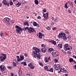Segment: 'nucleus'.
Returning a JSON list of instances; mask_svg holds the SVG:
<instances>
[{
    "label": "nucleus",
    "instance_id": "1",
    "mask_svg": "<svg viewBox=\"0 0 76 76\" xmlns=\"http://www.w3.org/2000/svg\"><path fill=\"white\" fill-rule=\"evenodd\" d=\"M33 50H35V51H33L32 52V55L33 57L34 58H37V57L39 59H41V56L39 52L40 51V49L39 48H37L36 47H33Z\"/></svg>",
    "mask_w": 76,
    "mask_h": 76
},
{
    "label": "nucleus",
    "instance_id": "2",
    "mask_svg": "<svg viewBox=\"0 0 76 76\" xmlns=\"http://www.w3.org/2000/svg\"><path fill=\"white\" fill-rule=\"evenodd\" d=\"M15 28H16V33L18 34H21V33H20V31H23V28H20V27L17 25L15 26Z\"/></svg>",
    "mask_w": 76,
    "mask_h": 76
},
{
    "label": "nucleus",
    "instance_id": "3",
    "mask_svg": "<svg viewBox=\"0 0 76 76\" xmlns=\"http://www.w3.org/2000/svg\"><path fill=\"white\" fill-rule=\"evenodd\" d=\"M3 21L5 22V23H7V24H8V26H10V18L7 17L3 19Z\"/></svg>",
    "mask_w": 76,
    "mask_h": 76
},
{
    "label": "nucleus",
    "instance_id": "4",
    "mask_svg": "<svg viewBox=\"0 0 76 76\" xmlns=\"http://www.w3.org/2000/svg\"><path fill=\"white\" fill-rule=\"evenodd\" d=\"M20 58H19V56H17V61H22L23 60H24V56L23 55L20 56Z\"/></svg>",
    "mask_w": 76,
    "mask_h": 76
},
{
    "label": "nucleus",
    "instance_id": "5",
    "mask_svg": "<svg viewBox=\"0 0 76 76\" xmlns=\"http://www.w3.org/2000/svg\"><path fill=\"white\" fill-rule=\"evenodd\" d=\"M52 54L53 56L56 57L58 55V52L56 50H54L52 52Z\"/></svg>",
    "mask_w": 76,
    "mask_h": 76
},
{
    "label": "nucleus",
    "instance_id": "6",
    "mask_svg": "<svg viewBox=\"0 0 76 76\" xmlns=\"http://www.w3.org/2000/svg\"><path fill=\"white\" fill-rule=\"evenodd\" d=\"M28 32L29 33H31V32H36V31L34 29V28H32V27H30L29 28H28Z\"/></svg>",
    "mask_w": 76,
    "mask_h": 76
},
{
    "label": "nucleus",
    "instance_id": "7",
    "mask_svg": "<svg viewBox=\"0 0 76 76\" xmlns=\"http://www.w3.org/2000/svg\"><path fill=\"white\" fill-rule=\"evenodd\" d=\"M2 4L5 6H7L9 7V3L6 0H4L2 1Z\"/></svg>",
    "mask_w": 76,
    "mask_h": 76
},
{
    "label": "nucleus",
    "instance_id": "8",
    "mask_svg": "<svg viewBox=\"0 0 76 76\" xmlns=\"http://www.w3.org/2000/svg\"><path fill=\"white\" fill-rule=\"evenodd\" d=\"M48 15H49L48 12H47L46 13H43V16L44 17L45 19L47 20L48 18Z\"/></svg>",
    "mask_w": 76,
    "mask_h": 76
},
{
    "label": "nucleus",
    "instance_id": "9",
    "mask_svg": "<svg viewBox=\"0 0 76 76\" xmlns=\"http://www.w3.org/2000/svg\"><path fill=\"white\" fill-rule=\"evenodd\" d=\"M0 69L2 72L6 70V67L4 66L3 65H1L0 66Z\"/></svg>",
    "mask_w": 76,
    "mask_h": 76
},
{
    "label": "nucleus",
    "instance_id": "10",
    "mask_svg": "<svg viewBox=\"0 0 76 76\" xmlns=\"http://www.w3.org/2000/svg\"><path fill=\"white\" fill-rule=\"evenodd\" d=\"M65 35V34L63 33H60L58 36V38H63V35Z\"/></svg>",
    "mask_w": 76,
    "mask_h": 76
},
{
    "label": "nucleus",
    "instance_id": "11",
    "mask_svg": "<svg viewBox=\"0 0 76 76\" xmlns=\"http://www.w3.org/2000/svg\"><path fill=\"white\" fill-rule=\"evenodd\" d=\"M60 71L65 73H67V70L63 67L61 68L60 69Z\"/></svg>",
    "mask_w": 76,
    "mask_h": 76
},
{
    "label": "nucleus",
    "instance_id": "12",
    "mask_svg": "<svg viewBox=\"0 0 76 76\" xmlns=\"http://www.w3.org/2000/svg\"><path fill=\"white\" fill-rule=\"evenodd\" d=\"M1 61V62H3L4 60H6V57H3L2 56H0Z\"/></svg>",
    "mask_w": 76,
    "mask_h": 76
},
{
    "label": "nucleus",
    "instance_id": "13",
    "mask_svg": "<svg viewBox=\"0 0 76 76\" xmlns=\"http://www.w3.org/2000/svg\"><path fill=\"white\" fill-rule=\"evenodd\" d=\"M60 68V66L59 65H56L55 66V69H56V70H58Z\"/></svg>",
    "mask_w": 76,
    "mask_h": 76
},
{
    "label": "nucleus",
    "instance_id": "14",
    "mask_svg": "<svg viewBox=\"0 0 76 76\" xmlns=\"http://www.w3.org/2000/svg\"><path fill=\"white\" fill-rule=\"evenodd\" d=\"M28 66L31 69H34V66L31 63H30L29 64H28Z\"/></svg>",
    "mask_w": 76,
    "mask_h": 76
},
{
    "label": "nucleus",
    "instance_id": "15",
    "mask_svg": "<svg viewBox=\"0 0 76 76\" xmlns=\"http://www.w3.org/2000/svg\"><path fill=\"white\" fill-rule=\"evenodd\" d=\"M41 51L43 53H45L47 52V49L45 48H42L41 49Z\"/></svg>",
    "mask_w": 76,
    "mask_h": 76
},
{
    "label": "nucleus",
    "instance_id": "16",
    "mask_svg": "<svg viewBox=\"0 0 76 76\" xmlns=\"http://www.w3.org/2000/svg\"><path fill=\"white\" fill-rule=\"evenodd\" d=\"M62 37H63L64 40H65V41H66L67 39V37L66 36V34H65V35L64 34Z\"/></svg>",
    "mask_w": 76,
    "mask_h": 76
},
{
    "label": "nucleus",
    "instance_id": "17",
    "mask_svg": "<svg viewBox=\"0 0 76 76\" xmlns=\"http://www.w3.org/2000/svg\"><path fill=\"white\" fill-rule=\"evenodd\" d=\"M69 45H68L67 44H65L64 46V50L66 51V48H67L68 47H69Z\"/></svg>",
    "mask_w": 76,
    "mask_h": 76
},
{
    "label": "nucleus",
    "instance_id": "18",
    "mask_svg": "<svg viewBox=\"0 0 76 76\" xmlns=\"http://www.w3.org/2000/svg\"><path fill=\"white\" fill-rule=\"evenodd\" d=\"M39 38H42V35H43L44 34H42V33H41L39 32Z\"/></svg>",
    "mask_w": 76,
    "mask_h": 76
},
{
    "label": "nucleus",
    "instance_id": "19",
    "mask_svg": "<svg viewBox=\"0 0 76 76\" xmlns=\"http://www.w3.org/2000/svg\"><path fill=\"white\" fill-rule=\"evenodd\" d=\"M50 42L52 43L53 44H54V45H56V42L54 40H51V41H50Z\"/></svg>",
    "mask_w": 76,
    "mask_h": 76
},
{
    "label": "nucleus",
    "instance_id": "20",
    "mask_svg": "<svg viewBox=\"0 0 76 76\" xmlns=\"http://www.w3.org/2000/svg\"><path fill=\"white\" fill-rule=\"evenodd\" d=\"M62 46L63 45H62L61 44H59L58 45V47L59 48H62Z\"/></svg>",
    "mask_w": 76,
    "mask_h": 76
},
{
    "label": "nucleus",
    "instance_id": "21",
    "mask_svg": "<svg viewBox=\"0 0 76 76\" xmlns=\"http://www.w3.org/2000/svg\"><path fill=\"white\" fill-rule=\"evenodd\" d=\"M20 5H21V3H20V2H18V4H16V6L18 7H20Z\"/></svg>",
    "mask_w": 76,
    "mask_h": 76
},
{
    "label": "nucleus",
    "instance_id": "22",
    "mask_svg": "<svg viewBox=\"0 0 76 76\" xmlns=\"http://www.w3.org/2000/svg\"><path fill=\"white\" fill-rule=\"evenodd\" d=\"M48 59H49V58H48V57H46L45 58V62L46 63H48V61H49Z\"/></svg>",
    "mask_w": 76,
    "mask_h": 76
},
{
    "label": "nucleus",
    "instance_id": "23",
    "mask_svg": "<svg viewBox=\"0 0 76 76\" xmlns=\"http://www.w3.org/2000/svg\"><path fill=\"white\" fill-rule=\"evenodd\" d=\"M24 25H27V26H29V23H28V21H25L24 23Z\"/></svg>",
    "mask_w": 76,
    "mask_h": 76
},
{
    "label": "nucleus",
    "instance_id": "24",
    "mask_svg": "<svg viewBox=\"0 0 76 76\" xmlns=\"http://www.w3.org/2000/svg\"><path fill=\"white\" fill-rule=\"evenodd\" d=\"M25 76H31V73L28 72L26 73V75Z\"/></svg>",
    "mask_w": 76,
    "mask_h": 76
},
{
    "label": "nucleus",
    "instance_id": "25",
    "mask_svg": "<svg viewBox=\"0 0 76 76\" xmlns=\"http://www.w3.org/2000/svg\"><path fill=\"white\" fill-rule=\"evenodd\" d=\"M21 64H23V66H26L27 65L26 62H22L21 63Z\"/></svg>",
    "mask_w": 76,
    "mask_h": 76
},
{
    "label": "nucleus",
    "instance_id": "26",
    "mask_svg": "<svg viewBox=\"0 0 76 76\" xmlns=\"http://www.w3.org/2000/svg\"><path fill=\"white\" fill-rule=\"evenodd\" d=\"M18 73L19 75H21L22 73V70H21V68H20V70L18 72Z\"/></svg>",
    "mask_w": 76,
    "mask_h": 76
},
{
    "label": "nucleus",
    "instance_id": "27",
    "mask_svg": "<svg viewBox=\"0 0 76 76\" xmlns=\"http://www.w3.org/2000/svg\"><path fill=\"white\" fill-rule=\"evenodd\" d=\"M66 51H67L68 50H70V51H71V50H72V47L69 46L68 48H66Z\"/></svg>",
    "mask_w": 76,
    "mask_h": 76
},
{
    "label": "nucleus",
    "instance_id": "28",
    "mask_svg": "<svg viewBox=\"0 0 76 76\" xmlns=\"http://www.w3.org/2000/svg\"><path fill=\"white\" fill-rule=\"evenodd\" d=\"M29 28V27H24L23 28V31H25L26 30H27V29H28V28Z\"/></svg>",
    "mask_w": 76,
    "mask_h": 76
},
{
    "label": "nucleus",
    "instance_id": "29",
    "mask_svg": "<svg viewBox=\"0 0 76 76\" xmlns=\"http://www.w3.org/2000/svg\"><path fill=\"white\" fill-rule=\"evenodd\" d=\"M52 51H54V49L53 48H49L48 49L49 52H51Z\"/></svg>",
    "mask_w": 76,
    "mask_h": 76
},
{
    "label": "nucleus",
    "instance_id": "30",
    "mask_svg": "<svg viewBox=\"0 0 76 76\" xmlns=\"http://www.w3.org/2000/svg\"><path fill=\"white\" fill-rule=\"evenodd\" d=\"M34 3L36 5H38L39 4L38 1V0H35Z\"/></svg>",
    "mask_w": 76,
    "mask_h": 76
},
{
    "label": "nucleus",
    "instance_id": "31",
    "mask_svg": "<svg viewBox=\"0 0 76 76\" xmlns=\"http://www.w3.org/2000/svg\"><path fill=\"white\" fill-rule=\"evenodd\" d=\"M3 35H4V33L2 32V31H1L0 33V35L1 37H3Z\"/></svg>",
    "mask_w": 76,
    "mask_h": 76
},
{
    "label": "nucleus",
    "instance_id": "32",
    "mask_svg": "<svg viewBox=\"0 0 76 76\" xmlns=\"http://www.w3.org/2000/svg\"><path fill=\"white\" fill-rule=\"evenodd\" d=\"M50 72H54V68H51L50 69Z\"/></svg>",
    "mask_w": 76,
    "mask_h": 76
},
{
    "label": "nucleus",
    "instance_id": "33",
    "mask_svg": "<svg viewBox=\"0 0 76 76\" xmlns=\"http://www.w3.org/2000/svg\"><path fill=\"white\" fill-rule=\"evenodd\" d=\"M12 63L13 64V67H16V64L14 62H13Z\"/></svg>",
    "mask_w": 76,
    "mask_h": 76
},
{
    "label": "nucleus",
    "instance_id": "34",
    "mask_svg": "<svg viewBox=\"0 0 76 76\" xmlns=\"http://www.w3.org/2000/svg\"><path fill=\"white\" fill-rule=\"evenodd\" d=\"M10 6H12L13 5V2L12 1H11L10 0Z\"/></svg>",
    "mask_w": 76,
    "mask_h": 76
},
{
    "label": "nucleus",
    "instance_id": "35",
    "mask_svg": "<svg viewBox=\"0 0 76 76\" xmlns=\"http://www.w3.org/2000/svg\"><path fill=\"white\" fill-rule=\"evenodd\" d=\"M69 60L70 62H72L73 61V58H70L69 59Z\"/></svg>",
    "mask_w": 76,
    "mask_h": 76
},
{
    "label": "nucleus",
    "instance_id": "36",
    "mask_svg": "<svg viewBox=\"0 0 76 76\" xmlns=\"http://www.w3.org/2000/svg\"><path fill=\"white\" fill-rule=\"evenodd\" d=\"M33 24V25L34 26H36L37 25V22H34Z\"/></svg>",
    "mask_w": 76,
    "mask_h": 76
},
{
    "label": "nucleus",
    "instance_id": "37",
    "mask_svg": "<svg viewBox=\"0 0 76 76\" xmlns=\"http://www.w3.org/2000/svg\"><path fill=\"white\" fill-rule=\"evenodd\" d=\"M65 8L66 9H67L68 8V7H67V4L66 3L65 4V6H64Z\"/></svg>",
    "mask_w": 76,
    "mask_h": 76
},
{
    "label": "nucleus",
    "instance_id": "38",
    "mask_svg": "<svg viewBox=\"0 0 76 76\" xmlns=\"http://www.w3.org/2000/svg\"><path fill=\"white\" fill-rule=\"evenodd\" d=\"M57 28V27H53L52 28V29L53 31H56V30Z\"/></svg>",
    "mask_w": 76,
    "mask_h": 76
},
{
    "label": "nucleus",
    "instance_id": "39",
    "mask_svg": "<svg viewBox=\"0 0 76 76\" xmlns=\"http://www.w3.org/2000/svg\"><path fill=\"white\" fill-rule=\"evenodd\" d=\"M1 55L3 56H4V57H6L7 56V55L4 54V53H1Z\"/></svg>",
    "mask_w": 76,
    "mask_h": 76
},
{
    "label": "nucleus",
    "instance_id": "40",
    "mask_svg": "<svg viewBox=\"0 0 76 76\" xmlns=\"http://www.w3.org/2000/svg\"><path fill=\"white\" fill-rule=\"evenodd\" d=\"M41 46L42 47H43V48H45L46 46L45 45H44V44H42V45Z\"/></svg>",
    "mask_w": 76,
    "mask_h": 76
},
{
    "label": "nucleus",
    "instance_id": "41",
    "mask_svg": "<svg viewBox=\"0 0 76 76\" xmlns=\"http://www.w3.org/2000/svg\"><path fill=\"white\" fill-rule=\"evenodd\" d=\"M39 65H40V66H42V67H43V66H44V65L42 64V62L39 63Z\"/></svg>",
    "mask_w": 76,
    "mask_h": 76
},
{
    "label": "nucleus",
    "instance_id": "42",
    "mask_svg": "<svg viewBox=\"0 0 76 76\" xmlns=\"http://www.w3.org/2000/svg\"><path fill=\"white\" fill-rule=\"evenodd\" d=\"M7 68L9 69H12V67H11V66H7Z\"/></svg>",
    "mask_w": 76,
    "mask_h": 76
},
{
    "label": "nucleus",
    "instance_id": "43",
    "mask_svg": "<svg viewBox=\"0 0 76 76\" xmlns=\"http://www.w3.org/2000/svg\"><path fill=\"white\" fill-rule=\"evenodd\" d=\"M44 69L45 70H47V69H48V66H45L44 67Z\"/></svg>",
    "mask_w": 76,
    "mask_h": 76
},
{
    "label": "nucleus",
    "instance_id": "44",
    "mask_svg": "<svg viewBox=\"0 0 76 76\" xmlns=\"http://www.w3.org/2000/svg\"><path fill=\"white\" fill-rule=\"evenodd\" d=\"M24 56H25V57H28V54L26 53H24Z\"/></svg>",
    "mask_w": 76,
    "mask_h": 76
},
{
    "label": "nucleus",
    "instance_id": "45",
    "mask_svg": "<svg viewBox=\"0 0 76 76\" xmlns=\"http://www.w3.org/2000/svg\"><path fill=\"white\" fill-rule=\"evenodd\" d=\"M54 60L55 62V63H57V62H58V61L57 60V59L56 58H55L54 59Z\"/></svg>",
    "mask_w": 76,
    "mask_h": 76
},
{
    "label": "nucleus",
    "instance_id": "46",
    "mask_svg": "<svg viewBox=\"0 0 76 76\" xmlns=\"http://www.w3.org/2000/svg\"><path fill=\"white\" fill-rule=\"evenodd\" d=\"M22 2L23 4H25V3H26V1H25V0L23 1Z\"/></svg>",
    "mask_w": 76,
    "mask_h": 76
},
{
    "label": "nucleus",
    "instance_id": "47",
    "mask_svg": "<svg viewBox=\"0 0 76 76\" xmlns=\"http://www.w3.org/2000/svg\"><path fill=\"white\" fill-rule=\"evenodd\" d=\"M46 29L48 30H50V27L48 26L46 27Z\"/></svg>",
    "mask_w": 76,
    "mask_h": 76
},
{
    "label": "nucleus",
    "instance_id": "48",
    "mask_svg": "<svg viewBox=\"0 0 76 76\" xmlns=\"http://www.w3.org/2000/svg\"><path fill=\"white\" fill-rule=\"evenodd\" d=\"M46 9L45 8H44V10H43V12H44H44H46V11H47V10H46Z\"/></svg>",
    "mask_w": 76,
    "mask_h": 76
},
{
    "label": "nucleus",
    "instance_id": "49",
    "mask_svg": "<svg viewBox=\"0 0 76 76\" xmlns=\"http://www.w3.org/2000/svg\"><path fill=\"white\" fill-rule=\"evenodd\" d=\"M73 67L74 69H75V70H76V64L73 66Z\"/></svg>",
    "mask_w": 76,
    "mask_h": 76
},
{
    "label": "nucleus",
    "instance_id": "50",
    "mask_svg": "<svg viewBox=\"0 0 76 76\" xmlns=\"http://www.w3.org/2000/svg\"><path fill=\"white\" fill-rule=\"evenodd\" d=\"M37 19H41V17H40V16H38L37 18Z\"/></svg>",
    "mask_w": 76,
    "mask_h": 76
},
{
    "label": "nucleus",
    "instance_id": "51",
    "mask_svg": "<svg viewBox=\"0 0 76 76\" xmlns=\"http://www.w3.org/2000/svg\"><path fill=\"white\" fill-rule=\"evenodd\" d=\"M11 75H12V76H13L14 75V74L13 73V72L11 73Z\"/></svg>",
    "mask_w": 76,
    "mask_h": 76
},
{
    "label": "nucleus",
    "instance_id": "52",
    "mask_svg": "<svg viewBox=\"0 0 76 76\" xmlns=\"http://www.w3.org/2000/svg\"><path fill=\"white\" fill-rule=\"evenodd\" d=\"M73 58H76V56H75V55L73 56Z\"/></svg>",
    "mask_w": 76,
    "mask_h": 76
},
{
    "label": "nucleus",
    "instance_id": "53",
    "mask_svg": "<svg viewBox=\"0 0 76 76\" xmlns=\"http://www.w3.org/2000/svg\"><path fill=\"white\" fill-rule=\"evenodd\" d=\"M37 27H38V28H39V24H37Z\"/></svg>",
    "mask_w": 76,
    "mask_h": 76
},
{
    "label": "nucleus",
    "instance_id": "54",
    "mask_svg": "<svg viewBox=\"0 0 76 76\" xmlns=\"http://www.w3.org/2000/svg\"><path fill=\"white\" fill-rule=\"evenodd\" d=\"M68 12L69 13H72V12L70 10H69Z\"/></svg>",
    "mask_w": 76,
    "mask_h": 76
},
{
    "label": "nucleus",
    "instance_id": "55",
    "mask_svg": "<svg viewBox=\"0 0 76 76\" xmlns=\"http://www.w3.org/2000/svg\"><path fill=\"white\" fill-rule=\"evenodd\" d=\"M11 22H12L13 23H14V20H11Z\"/></svg>",
    "mask_w": 76,
    "mask_h": 76
},
{
    "label": "nucleus",
    "instance_id": "56",
    "mask_svg": "<svg viewBox=\"0 0 76 76\" xmlns=\"http://www.w3.org/2000/svg\"><path fill=\"white\" fill-rule=\"evenodd\" d=\"M73 62H74L75 64H76V62L75 61L73 60Z\"/></svg>",
    "mask_w": 76,
    "mask_h": 76
},
{
    "label": "nucleus",
    "instance_id": "57",
    "mask_svg": "<svg viewBox=\"0 0 76 76\" xmlns=\"http://www.w3.org/2000/svg\"><path fill=\"white\" fill-rule=\"evenodd\" d=\"M54 22L52 23H51L52 25H54Z\"/></svg>",
    "mask_w": 76,
    "mask_h": 76
},
{
    "label": "nucleus",
    "instance_id": "58",
    "mask_svg": "<svg viewBox=\"0 0 76 76\" xmlns=\"http://www.w3.org/2000/svg\"><path fill=\"white\" fill-rule=\"evenodd\" d=\"M66 32V33L67 34H69V32L68 31H67Z\"/></svg>",
    "mask_w": 76,
    "mask_h": 76
},
{
    "label": "nucleus",
    "instance_id": "59",
    "mask_svg": "<svg viewBox=\"0 0 76 76\" xmlns=\"http://www.w3.org/2000/svg\"><path fill=\"white\" fill-rule=\"evenodd\" d=\"M55 20L56 21V22H57V21H58V20H57V19H55Z\"/></svg>",
    "mask_w": 76,
    "mask_h": 76
},
{
    "label": "nucleus",
    "instance_id": "60",
    "mask_svg": "<svg viewBox=\"0 0 76 76\" xmlns=\"http://www.w3.org/2000/svg\"><path fill=\"white\" fill-rule=\"evenodd\" d=\"M47 69V71H48V72H50V69Z\"/></svg>",
    "mask_w": 76,
    "mask_h": 76
},
{
    "label": "nucleus",
    "instance_id": "61",
    "mask_svg": "<svg viewBox=\"0 0 76 76\" xmlns=\"http://www.w3.org/2000/svg\"><path fill=\"white\" fill-rule=\"evenodd\" d=\"M65 75L66 76H68V74H65Z\"/></svg>",
    "mask_w": 76,
    "mask_h": 76
},
{
    "label": "nucleus",
    "instance_id": "62",
    "mask_svg": "<svg viewBox=\"0 0 76 76\" xmlns=\"http://www.w3.org/2000/svg\"><path fill=\"white\" fill-rule=\"evenodd\" d=\"M69 52V54H71V52L70 51H69V52Z\"/></svg>",
    "mask_w": 76,
    "mask_h": 76
},
{
    "label": "nucleus",
    "instance_id": "63",
    "mask_svg": "<svg viewBox=\"0 0 76 76\" xmlns=\"http://www.w3.org/2000/svg\"><path fill=\"white\" fill-rule=\"evenodd\" d=\"M53 22H56V20H53Z\"/></svg>",
    "mask_w": 76,
    "mask_h": 76
},
{
    "label": "nucleus",
    "instance_id": "64",
    "mask_svg": "<svg viewBox=\"0 0 76 76\" xmlns=\"http://www.w3.org/2000/svg\"><path fill=\"white\" fill-rule=\"evenodd\" d=\"M52 20H54V17H52Z\"/></svg>",
    "mask_w": 76,
    "mask_h": 76
}]
</instances>
